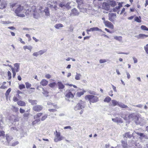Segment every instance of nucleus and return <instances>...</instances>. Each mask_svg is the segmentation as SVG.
Returning a JSON list of instances; mask_svg holds the SVG:
<instances>
[{"label": "nucleus", "mask_w": 148, "mask_h": 148, "mask_svg": "<svg viewBox=\"0 0 148 148\" xmlns=\"http://www.w3.org/2000/svg\"><path fill=\"white\" fill-rule=\"evenodd\" d=\"M109 4L112 7L116 6V2L114 1H110Z\"/></svg>", "instance_id": "nucleus-34"}, {"label": "nucleus", "mask_w": 148, "mask_h": 148, "mask_svg": "<svg viewBox=\"0 0 148 148\" xmlns=\"http://www.w3.org/2000/svg\"><path fill=\"white\" fill-rule=\"evenodd\" d=\"M47 114H45L42 116L41 119V121H43L45 120L47 118Z\"/></svg>", "instance_id": "nucleus-51"}, {"label": "nucleus", "mask_w": 148, "mask_h": 148, "mask_svg": "<svg viewBox=\"0 0 148 148\" xmlns=\"http://www.w3.org/2000/svg\"><path fill=\"white\" fill-rule=\"evenodd\" d=\"M135 114L134 113H131L128 115L127 117H126L125 114H122L121 117L123 118L124 120L126 121H133L135 116Z\"/></svg>", "instance_id": "nucleus-7"}, {"label": "nucleus", "mask_w": 148, "mask_h": 148, "mask_svg": "<svg viewBox=\"0 0 148 148\" xmlns=\"http://www.w3.org/2000/svg\"><path fill=\"white\" fill-rule=\"evenodd\" d=\"M79 12L75 8H74L71 10L70 15L73 16H78Z\"/></svg>", "instance_id": "nucleus-14"}, {"label": "nucleus", "mask_w": 148, "mask_h": 148, "mask_svg": "<svg viewBox=\"0 0 148 148\" xmlns=\"http://www.w3.org/2000/svg\"><path fill=\"white\" fill-rule=\"evenodd\" d=\"M133 59L134 60V63H136L138 62V60L135 57H133Z\"/></svg>", "instance_id": "nucleus-62"}, {"label": "nucleus", "mask_w": 148, "mask_h": 148, "mask_svg": "<svg viewBox=\"0 0 148 148\" xmlns=\"http://www.w3.org/2000/svg\"><path fill=\"white\" fill-rule=\"evenodd\" d=\"M83 0H76V2L78 3V5H80L82 3Z\"/></svg>", "instance_id": "nucleus-52"}, {"label": "nucleus", "mask_w": 148, "mask_h": 148, "mask_svg": "<svg viewBox=\"0 0 148 148\" xmlns=\"http://www.w3.org/2000/svg\"><path fill=\"white\" fill-rule=\"evenodd\" d=\"M6 3L4 1L1 2V0H0V9H3L5 8L7 6Z\"/></svg>", "instance_id": "nucleus-19"}, {"label": "nucleus", "mask_w": 148, "mask_h": 148, "mask_svg": "<svg viewBox=\"0 0 148 148\" xmlns=\"http://www.w3.org/2000/svg\"><path fill=\"white\" fill-rule=\"evenodd\" d=\"M40 84L43 86H47L48 84V81L45 79H42L40 82Z\"/></svg>", "instance_id": "nucleus-22"}, {"label": "nucleus", "mask_w": 148, "mask_h": 148, "mask_svg": "<svg viewBox=\"0 0 148 148\" xmlns=\"http://www.w3.org/2000/svg\"><path fill=\"white\" fill-rule=\"evenodd\" d=\"M42 89L43 90V92L42 93L43 94L47 96L48 92L47 91L45 90L44 88H43Z\"/></svg>", "instance_id": "nucleus-57"}, {"label": "nucleus", "mask_w": 148, "mask_h": 148, "mask_svg": "<svg viewBox=\"0 0 148 148\" xmlns=\"http://www.w3.org/2000/svg\"><path fill=\"white\" fill-rule=\"evenodd\" d=\"M85 102L82 100H80L74 107V109L75 111L81 110L79 112V114H81L83 113L84 109L85 108Z\"/></svg>", "instance_id": "nucleus-1"}, {"label": "nucleus", "mask_w": 148, "mask_h": 148, "mask_svg": "<svg viewBox=\"0 0 148 148\" xmlns=\"http://www.w3.org/2000/svg\"><path fill=\"white\" fill-rule=\"evenodd\" d=\"M11 91V89L10 88H9L6 91L5 93V95L6 96H7L9 95L10 92Z\"/></svg>", "instance_id": "nucleus-48"}, {"label": "nucleus", "mask_w": 148, "mask_h": 148, "mask_svg": "<svg viewBox=\"0 0 148 148\" xmlns=\"http://www.w3.org/2000/svg\"><path fill=\"white\" fill-rule=\"evenodd\" d=\"M112 105L113 106H118L122 108H128V107L126 105L121 102H119L113 99L111 100Z\"/></svg>", "instance_id": "nucleus-6"}, {"label": "nucleus", "mask_w": 148, "mask_h": 148, "mask_svg": "<svg viewBox=\"0 0 148 148\" xmlns=\"http://www.w3.org/2000/svg\"><path fill=\"white\" fill-rule=\"evenodd\" d=\"M1 23L4 24H9L11 23L9 21H1Z\"/></svg>", "instance_id": "nucleus-44"}, {"label": "nucleus", "mask_w": 148, "mask_h": 148, "mask_svg": "<svg viewBox=\"0 0 148 148\" xmlns=\"http://www.w3.org/2000/svg\"><path fill=\"white\" fill-rule=\"evenodd\" d=\"M138 39H144L148 37V35L143 34H140L139 35L135 36Z\"/></svg>", "instance_id": "nucleus-20"}, {"label": "nucleus", "mask_w": 148, "mask_h": 148, "mask_svg": "<svg viewBox=\"0 0 148 148\" xmlns=\"http://www.w3.org/2000/svg\"><path fill=\"white\" fill-rule=\"evenodd\" d=\"M134 131L133 133H132V134H130V133L129 132H127L125 133L124 134V137L126 138H131L132 136H133V135L134 134Z\"/></svg>", "instance_id": "nucleus-26"}, {"label": "nucleus", "mask_w": 148, "mask_h": 148, "mask_svg": "<svg viewBox=\"0 0 148 148\" xmlns=\"http://www.w3.org/2000/svg\"><path fill=\"white\" fill-rule=\"evenodd\" d=\"M134 116L133 121L135 122L136 124L140 123V121H138L139 120L142 119V118L140 117L139 115H136L135 114Z\"/></svg>", "instance_id": "nucleus-11"}, {"label": "nucleus", "mask_w": 148, "mask_h": 148, "mask_svg": "<svg viewBox=\"0 0 148 148\" xmlns=\"http://www.w3.org/2000/svg\"><path fill=\"white\" fill-rule=\"evenodd\" d=\"M18 143H19L18 141L12 143V146H15L16 145H18Z\"/></svg>", "instance_id": "nucleus-59"}, {"label": "nucleus", "mask_w": 148, "mask_h": 148, "mask_svg": "<svg viewBox=\"0 0 148 148\" xmlns=\"http://www.w3.org/2000/svg\"><path fill=\"white\" fill-rule=\"evenodd\" d=\"M81 76L82 75L76 72L75 77V79L76 80H80L81 79Z\"/></svg>", "instance_id": "nucleus-27"}, {"label": "nucleus", "mask_w": 148, "mask_h": 148, "mask_svg": "<svg viewBox=\"0 0 148 148\" xmlns=\"http://www.w3.org/2000/svg\"><path fill=\"white\" fill-rule=\"evenodd\" d=\"M54 134L55 136L54 140L56 143L61 141L64 138V137L61 135L60 132H58L57 130L54 133Z\"/></svg>", "instance_id": "nucleus-5"}, {"label": "nucleus", "mask_w": 148, "mask_h": 148, "mask_svg": "<svg viewBox=\"0 0 148 148\" xmlns=\"http://www.w3.org/2000/svg\"><path fill=\"white\" fill-rule=\"evenodd\" d=\"M56 84L55 82H53L49 84V86L51 88H53L55 86Z\"/></svg>", "instance_id": "nucleus-38"}, {"label": "nucleus", "mask_w": 148, "mask_h": 148, "mask_svg": "<svg viewBox=\"0 0 148 148\" xmlns=\"http://www.w3.org/2000/svg\"><path fill=\"white\" fill-rule=\"evenodd\" d=\"M11 70L13 73V77L14 78L16 75V73L13 67H12Z\"/></svg>", "instance_id": "nucleus-40"}, {"label": "nucleus", "mask_w": 148, "mask_h": 148, "mask_svg": "<svg viewBox=\"0 0 148 148\" xmlns=\"http://www.w3.org/2000/svg\"><path fill=\"white\" fill-rule=\"evenodd\" d=\"M135 145L136 148H141L142 147V146L139 144V143H136Z\"/></svg>", "instance_id": "nucleus-50"}, {"label": "nucleus", "mask_w": 148, "mask_h": 148, "mask_svg": "<svg viewBox=\"0 0 148 148\" xmlns=\"http://www.w3.org/2000/svg\"><path fill=\"white\" fill-rule=\"evenodd\" d=\"M8 75L9 77L8 79H10L11 78V73L10 71H8Z\"/></svg>", "instance_id": "nucleus-55"}, {"label": "nucleus", "mask_w": 148, "mask_h": 148, "mask_svg": "<svg viewBox=\"0 0 148 148\" xmlns=\"http://www.w3.org/2000/svg\"><path fill=\"white\" fill-rule=\"evenodd\" d=\"M106 26L108 27H109L111 29H113L114 28V25L112 23L109 22V21H107L104 24Z\"/></svg>", "instance_id": "nucleus-18"}, {"label": "nucleus", "mask_w": 148, "mask_h": 148, "mask_svg": "<svg viewBox=\"0 0 148 148\" xmlns=\"http://www.w3.org/2000/svg\"><path fill=\"white\" fill-rule=\"evenodd\" d=\"M29 115V113H25L23 114V116L24 117H28Z\"/></svg>", "instance_id": "nucleus-58"}, {"label": "nucleus", "mask_w": 148, "mask_h": 148, "mask_svg": "<svg viewBox=\"0 0 148 148\" xmlns=\"http://www.w3.org/2000/svg\"><path fill=\"white\" fill-rule=\"evenodd\" d=\"M134 132L136 133L139 136H140V138L141 139L143 138L146 139H148V136L143 133L136 132L135 131H134Z\"/></svg>", "instance_id": "nucleus-17"}, {"label": "nucleus", "mask_w": 148, "mask_h": 148, "mask_svg": "<svg viewBox=\"0 0 148 148\" xmlns=\"http://www.w3.org/2000/svg\"><path fill=\"white\" fill-rule=\"evenodd\" d=\"M43 108V106L41 105H37L33 107V110L36 112H40Z\"/></svg>", "instance_id": "nucleus-10"}, {"label": "nucleus", "mask_w": 148, "mask_h": 148, "mask_svg": "<svg viewBox=\"0 0 148 148\" xmlns=\"http://www.w3.org/2000/svg\"><path fill=\"white\" fill-rule=\"evenodd\" d=\"M13 100L15 102L17 101L18 99L17 98V97L15 96H14L13 98Z\"/></svg>", "instance_id": "nucleus-64"}, {"label": "nucleus", "mask_w": 148, "mask_h": 148, "mask_svg": "<svg viewBox=\"0 0 148 148\" xmlns=\"http://www.w3.org/2000/svg\"><path fill=\"white\" fill-rule=\"evenodd\" d=\"M85 98L86 99H88L90 104L91 103H95L99 101V98L98 97L92 95H87L85 96Z\"/></svg>", "instance_id": "nucleus-4"}, {"label": "nucleus", "mask_w": 148, "mask_h": 148, "mask_svg": "<svg viewBox=\"0 0 148 148\" xmlns=\"http://www.w3.org/2000/svg\"><path fill=\"white\" fill-rule=\"evenodd\" d=\"M45 77L49 79L51 77V76L50 74H47L45 75Z\"/></svg>", "instance_id": "nucleus-63"}, {"label": "nucleus", "mask_w": 148, "mask_h": 148, "mask_svg": "<svg viewBox=\"0 0 148 148\" xmlns=\"http://www.w3.org/2000/svg\"><path fill=\"white\" fill-rule=\"evenodd\" d=\"M23 11H25L24 7L19 5L15 10L14 12L16 16L21 17H24L25 16V15L22 13L23 12Z\"/></svg>", "instance_id": "nucleus-2"}, {"label": "nucleus", "mask_w": 148, "mask_h": 148, "mask_svg": "<svg viewBox=\"0 0 148 148\" xmlns=\"http://www.w3.org/2000/svg\"><path fill=\"white\" fill-rule=\"evenodd\" d=\"M58 88L59 89H62L64 88L65 86L63 84L62 82H58Z\"/></svg>", "instance_id": "nucleus-25"}, {"label": "nucleus", "mask_w": 148, "mask_h": 148, "mask_svg": "<svg viewBox=\"0 0 148 148\" xmlns=\"http://www.w3.org/2000/svg\"><path fill=\"white\" fill-rule=\"evenodd\" d=\"M70 3H67L66 5H65V7L68 9H70L71 8L70 6L69 5Z\"/></svg>", "instance_id": "nucleus-53"}, {"label": "nucleus", "mask_w": 148, "mask_h": 148, "mask_svg": "<svg viewBox=\"0 0 148 148\" xmlns=\"http://www.w3.org/2000/svg\"><path fill=\"white\" fill-rule=\"evenodd\" d=\"M42 113H39L37 114L36 115H35L34 116V119H36L39 118L42 115Z\"/></svg>", "instance_id": "nucleus-35"}, {"label": "nucleus", "mask_w": 148, "mask_h": 148, "mask_svg": "<svg viewBox=\"0 0 148 148\" xmlns=\"http://www.w3.org/2000/svg\"><path fill=\"white\" fill-rule=\"evenodd\" d=\"M28 101L32 105H36L37 103V101L36 100H32L29 99H28Z\"/></svg>", "instance_id": "nucleus-31"}, {"label": "nucleus", "mask_w": 148, "mask_h": 148, "mask_svg": "<svg viewBox=\"0 0 148 148\" xmlns=\"http://www.w3.org/2000/svg\"><path fill=\"white\" fill-rule=\"evenodd\" d=\"M141 16H139V17L137 16H136L134 18V21L138 22V23H140L141 22Z\"/></svg>", "instance_id": "nucleus-29"}, {"label": "nucleus", "mask_w": 148, "mask_h": 148, "mask_svg": "<svg viewBox=\"0 0 148 148\" xmlns=\"http://www.w3.org/2000/svg\"><path fill=\"white\" fill-rule=\"evenodd\" d=\"M141 28L142 30L148 31V28L145 25H142L141 26Z\"/></svg>", "instance_id": "nucleus-43"}, {"label": "nucleus", "mask_w": 148, "mask_h": 148, "mask_svg": "<svg viewBox=\"0 0 148 148\" xmlns=\"http://www.w3.org/2000/svg\"><path fill=\"white\" fill-rule=\"evenodd\" d=\"M84 91L78 92L76 94L77 96L78 97H80L82 95L84 94Z\"/></svg>", "instance_id": "nucleus-39"}, {"label": "nucleus", "mask_w": 148, "mask_h": 148, "mask_svg": "<svg viewBox=\"0 0 148 148\" xmlns=\"http://www.w3.org/2000/svg\"><path fill=\"white\" fill-rule=\"evenodd\" d=\"M12 139V138L11 136H10L8 135H6V139L8 142V143L5 145H9L10 142Z\"/></svg>", "instance_id": "nucleus-23"}, {"label": "nucleus", "mask_w": 148, "mask_h": 148, "mask_svg": "<svg viewBox=\"0 0 148 148\" xmlns=\"http://www.w3.org/2000/svg\"><path fill=\"white\" fill-rule=\"evenodd\" d=\"M109 20L112 22L114 21V19L116 17L115 13H109L108 15Z\"/></svg>", "instance_id": "nucleus-13"}, {"label": "nucleus", "mask_w": 148, "mask_h": 148, "mask_svg": "<svg viewBox=\"0 0 148 148\" xmlns=\"http://www.w3.org/2000/svg\"><path fill=\"white\" fill-rule=\"evenodd\" d=\"M39 55L38 52H34L33 54V55L34 56L37 57Z\"/></svg>", "instance_id": "nucleus-61"}, {"label": "nucleus", "mask_w": 148, "mask_h": 148, "mask_svg": "<svg viewBox=\"0 0 148 148\" xmlns=\"http://www.w3.org/2000/svg\"><path fill=\"white\" fill-rule=\"evenodd\" d=\"M19 87L20 89L22 90V89L25 88V86L23 84H21L19 85Z\"/></svg>", "instance_id": "nucleus-49"}, {"label": "nucleus", "mask_w": 148, "mask_h": 148, "mask_svg": "<svg viewBox=\"0 0 148 148\" xmlns=\"http://www.w3.org/2000/svg\"><path fill=\"white\" fill-rule=\"evenodd\" d=\"M75 92V91L73 88H71L70 90H67L66 91V99L69 101V100L67 99L73 98L74 97Z\"/></svg>", "instance_id": "nucleus-3"}, {"label": "nucleus", "mask_w": 148, "mask_h": 148, "mask_svg": "<svg viewBox=\"0 0 148 148\" xmlns=\"http://www.w3.org/2000/svg\"><path fill=\"white\" fill-rule=\"evenodd\" d=\"M26 88H30L32 86V85L30 83L27 82L25 83Z\"/></svg>", "instance_id": "nucleus-42"}, {"label": "nucleus", "mask_w": 148, "mask_h": 148, "mask_svg": "<svg viewBox=\"0 0 148 148\" xmlns=\"http://www.w3.org/2000/svg\"><path fill=\"white\" fill-rule=\"evenodd\" d=\"M142 118L143 119H142L139 120L138 121H140V123H137V124H145V122L144 121V120L143 119V118Z\"/></svg>", "instance_id": "nucleus-47"}, {"label": "nucleus", "mask_w": 148, "mask_h": 148, "mask_svg": "<svg viewBox=\"0 0 148 148\" xmlns=\"http://www.w3.org/2000/svg\"><path fill=\"white\" fill-rule=\"evenodd\" d=\"M32 10L31 11H32L34 12L33 15L34 18H37L39 16V14L38 13L37 11V10H36L35 7L33 6L32 8Z\"/></svg>", "instance_id": "nucleus-8"}, {"label": "nucleus", "mask_w": 148, "mask_h": 148, "mask_svg": "<svg viewBox=\"0 0 148 148\" xmlns=\"http://www.w3.org/2000/svg\"><path fill=\"white\" fill-rule=\"evenodd\" d=\"M44 12L45 13V15L46 16H49L50 15L49 11V9L47 8L44 10Z\"/></svg>", "instance_id": "nucleus-32"}, {"label": "nucleus", "mask_w": 148, "mask_h": 148, "mask_svg": "<svg viewBox=\"0 0 148 148\" xmlns=\"http://www.w3.org/2000/svg\"><path fill=\"white\" fill-rule=\"evenodd\" d=\"M123 2H119L118 3V6H116L115 8H114L113 9V10L114 12H116L118 11L117 13H119V11L120 8L122 7Z\"/></svg>", "instance_id": "nucleus-12"}, {"label": "nucleus", "mask_w": 148, "mask_h": 148, "mask_svg": "<svg viewBox=\"0 0 148 148\" xmlns=\"http://www.w3.org/2000/svg\"><path fill=\"white\" fill-rule=\"evenodd\" d=\"M63 27L62 24L61 23L57 24L55 25L54 27L56 29H58L60 27Z\"/></svg>", "instance_id": "nucleus-33"}, {"label": "nucleus", "mask_w": 148, "mask_h": 148, "mask_svg": "<svg viewBox=\"0 0 148 148\" xmlns=\"http://www.w3.org/2000/svg\"><path fill=\"white\" fill-rule=\"evenodd\" d=\"M12 109L13 111L16 112L18 111V108L17 107H15L14 106H12Z\"/></svg>", "instance_id": "nucleus-37"}, {"label": "nucleus", "mask_w": 148, "mask_h": 148, "mask_svg": "<svg viewBox=\"0 0 148 148\" xmlns=\"http://www.w3.org/2000/svg\"><path fill=\"white\" fill-rule=\"evenodd\" d=\"M50 7L53 8L55 10H57V9L58 8V7L56 5L53 6V5H51Z\"/></svg>", "instance_id": "nucleus-54"}, {"label": "nucleus", "mask_w": 148, "mask_h": 148, "mask_svg": "<svg viewBox=\"0 0 148 148\" xmlns=\"http://www.w3.org/2000/svg\"><path fill=\"white\" fill-rule=\"evenodd\" d=\"M5 135V132L3 131H0V136H3Z\"/></svg>", "instance_id": "nucleus-60"}, {"label": "nucleus", "mask_w": 148, "mask_h": 148, "mask_svg": "<svg viewBox=\"0 0 148 148\" xmlns=\"http://www.w3.org/2000/svg\"><path fill=\"white\" fill-rule=\"evenodd\" d=\"M102 7L103 9H104L105 10H109L110 6L109 3L108 2H104L102 4Z\"/></svg>", "instance_id": "nucleus-9"}, {"label": "nucleus", "mask_w": 148, "mask_h": 148, "mask_svg": "<svg viewBox=\"0 0 148 148\" xmlns=\"http://www.w3.org/2000/svg\"><path fill=\"white\" fill-rule=\"evenodd\" d=\"M17 104L21 106H26L25 103L22 101H19L17 102Z\"/></svg>", "instance_id": "nucleus-28"}, {"label": "nucleus", "mask_w": 148, "mask_h": 148, "mask_svg": "<svg viewBox=\"0 0 148 148\" xmlns=\"http://www.w3.org/2000/svg\"><path fill=\"white\" fill-rule=\"evenodd\" d=\"M144 49L146 53L148 54V44L145 46Z\"/></svg>", "instance_id": "nucleus-41"}, {"label": "nucleus", "mask_w": 148, "mask_h": 148, "mask_svg": "<svg viewBox=\"0 0 148 148\" xmlns=\"http://www.w3.org/2000/svg\"><path fill=\"white\" fill-rule=\"evenodd\" d=\"M86 31L87 32L88 34V32L91 31L94 32L95 31H98L101 32H102V30L101 29L97 27H93L89 29H86Z\"/></svg>", "instance_id": "nucleus-15"}, {"label": "nucleus", "mask_w": 148, "mask_h": 148, "mask_svg": "<svg viewBox=\"0 0 148 148\" xmlns=\"http://www.w3.org/2000/svg\"><path fill=\"white\" fill-rule=\"evenodd\" d=\"M48 110L51 112H54L57 111L56 109H49Z\"/></svg>", "instance_id": "nucleus-56"}, {"label": "nucleus", "mask_w": 148, "mask_h": 148, "mask_svg": "<svg viewBox=\"0 0 148 148\" xmlns=\"http://www.w3.org/2000/svg\"><path fill=\"white\" fill-rule=\"evenodd\" d=\"M114 39L119 42H121L122 40V37L121 36H114Z\"/></svg>", "instance_id": "nucleus-30"}, {"label": "nucleus", "mask_w": 148, "mask_h": 148, "mask_svg": "<svg viewBox=\"0 0 148 148\" xmlns=\"http://www.w3.org/2000/svg\"><path fill=\"white\" fill-rule=\"evenodd\" d=\"M46 51V50H41L39 51L38 52V53L39 55H41L45 53Z\"/></svg>", "instance_id": "nucleus-45"}, {"label": "nucleus", "mask_w": 148, "mask_h": 148, "mask_svg": "<svg viewBox=\"0 0 148 148\" xmlns=\"http://www.w3.org/2000/svg\"><path fill=\"white\" fill-rule=\"evenodd\" d=\"M111 100V98L109 97H107L104 100V102H106L107 103L109 102Z\"/></svg>", "instance_id": "nucleus-36"}, {"label": "nucleus", "mask_w": 148, "mask_h": 148, "mask_svg": "<svg viewBox=\"0 0 148 148\" xmlns=\"http://www.w3.org/2000/svg\"><path fill=\"white\" fill-rule=\"evenodd\" d=\"M14 65L15 67L14 69L15 71L16 72H18L20 69V64L19 63H16L14 64Z\"/></svg>", "instance_id": "nucleus-21"}, {"label": "nucleus", "mask_w": 148, "mask_h": 148, "mask_svg": "<svg viewBox=\"0 0 148 148\" xmlns=\"http://www.w3.org/2000/svg\"><path fill=\"white\" fill-rule=\"evenodd\" d=\"M112 120L114 122L117 123H123L122 120L119 117H116L114 118H112Z\"/></svg>", "instance_id": "nucleus-16"}, {"label": "nucleus", "mask_w": 148, "mask_h": 148, "mask_svg": "<svg viewBox=\"0 0 148 148\" xmlns=\"http://www.w3.org/2000/svg\"><path fill=\"white\" fill-rule=\"evenodd\" d=\"M121 145L123 148H128V145L127 142L125 141L122 140L121 141Z\"/></svg>", "instance_id": "nucleus-24"}, {"label": "nucleus", "mask_w": 148, "mask_h": 148, "mask_svg": "<svg viewBox=\"0 0 148 148\" xmlns=\"http://www.w3.org/2000/svg\"><path fill=\"white\" fill-rule=\"evenodd\" d=\"M107 61L108 60L107 59H100L99 61V62L100 63H103L107 62Z\"/></svg>", "instance_id": "nucleus-46"}]
</instances>
